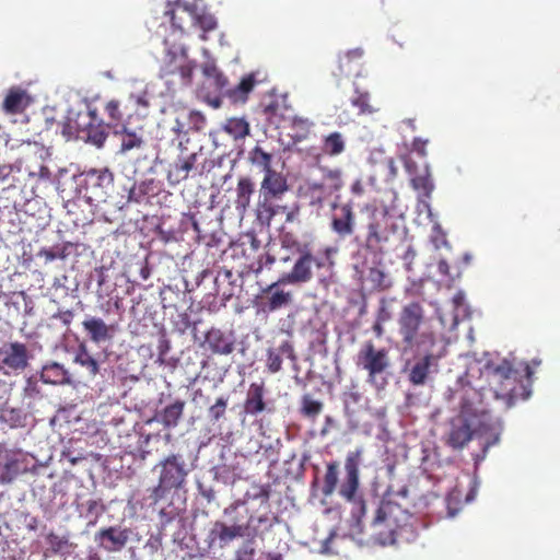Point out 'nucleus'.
I'll return each mask as SVG.
<instances>
[{
    "mask_svg": "<svg viewBox=\"0 0 560 560\" xmlns=\"http://www.w3.org/2000/svg\"><path fill=\"white\" fill-rule=\"evenodd\" d=\"M85 508L86 515L92 516L94 518L93 522H90L91 524H95L97 518L104 513L106 509L101 499H92L86 501Z\"/></svg>",
    "mask_w": 560,
    "mask_h": 560,
    "instance_id": "nucleus-54",
    "label": "nucleus"
},
{
    "mask_svg": "<svg viewBox=\"0 0 560 560\" xmlns=\"http://www.w3.org/2000/svg\"><path fill=\"white\" fill-rule=\"evenodd\" d=\"M249 161L253 165L260 168L264 174L269 173V171H275L272 168V155L264 151L259 145H256L249 152Z\"/></svg>",
    "mask_w": 560,
    "mask_h": 560,
    "instance_id": "nucleus-43",
    "label": "nucleus"
},
{
    "mask_svg": "<svg viewBox=\"0 0 560 560\" xmlns=\"http://www.w3.org/2000/svg\"><path fill=\"white\" fill-rule=\"evenodd\" d=\"M205 343L215 354H231L235 348L232 335H228L219 328H211L205 336Z\"/></svg>",
    "mask_w": 560,
    "mask_h": 560,
    "instance_id": "nucleus-22",
    "label": "nucleus"
},
{
    "mask_svg": "<svg viewBox=\"0 0 560 560\" xmlns=\"http://www.w3.org/2000/svg\"><path fill=\"white\" fill-rule=\"evenodd\" d=\"M1 417L4 421L10 422L12 427L23 425L25 419L22 410L15 408H4Z\"/></svg>",
    "mask_w": 560,
    "mask_h": 560,
    "instance_id": "nucleus-53",
    "label": "nucleus"
},
{
    "mask_svg": "<svg viewBox=\"0 0 560 560\" xmlns=\"http://www.w3.org/2000/svg\"><path fill=\"white\" fill-rule=\"evenodd\" d=\"M130 529L120 528L118 526H109L101 528L95 534V541L97 545L108 551L117 552L125 548L129 540Z\"/></svg>",
    "mask_w": 560,
    "mask_h": 560,
    "instance_id": "nucleus-15",
    "label": "nucleus"
},
{
    "mask_svg": "<svg viewBox=\"0 0 560 560\" xmlns=\"http://www.w3.org/2000/svg\"><path fill=\"white\" fill-rule=\"evenodd\" d=\"M114 135L120 138L121 154L141 150L145 144L142 128L132 130L127 125H121V128L114 130Z\"/></svg>",
    "mask_w": 560,
    "mask_h": 560,
    "instance_id": "nucleus-23",
    "label": "nucleus"
},
{
    "mask_svg": "<svg viewBox=\"0 0 560 560\" xmlns=\"http://www.w3.org/2000/svg\"><path fill=\"white\" fill-rule=\"evenodd\" d=\"M127 105L119 100H110L105 104L104 110L108 117L107 127L115 130L121 128L125 122Z\"/></svg>",
    "mask_w": 560,
    "mask_h": 560,
    "instance_id": "nucleus-34",
    "label": "nucleus"
},
{
    "mask_svg": "<svg viewBox=\"0 0 560 560\" xmlns=\"http://www.w3.org/2000/svg\"><path fill=\"white\" fill-rule=\"evenodd\" d=\"M288 190L289 185L287 177L281 172L275 170L264 174L259 186V194L261 196L280 200Z\"/></svg>",
    "mask_w": 560,
    "mask_h": 560,
    "instance_id": "nucleus-20",
    "label": "nucleus"
},
{
    "mask_svg": "<svg viewBox=\"0 0 560 560\" xmlns=\"http://www.w3.org/2000/svg\"><path fill=\"white\" fill-rule=\"evenodd\" d=\"M173 27V34L178 35L180 38L185 33V24L191 23L192 20V3H167L166 10L164 11Z\"/></svg>",
    "mask_w": 560,
    "mask_h": 560,
    "instance_id": "nucleus-18",
    "label": "nucleus"
},
{
    "mask_svg": "<svg viewBox=\"0 0 560 560\" xmlns=\"http://www.w3.org/2000/svg\"><path fill=\"white\" fill-rule=\"evenodd\" d=\"M21 471V463L14 454L9 452L0 453V481L10 482Z\"/></svg>",
    "mask_w": 560,
    "mask_h": 560,
    "instance_id": "nucleus-33",
    "label": "nucleus"
},
{
    "mask_svg": "<svg viewBox=\"0 0 560 560\" xmlns=\"http://www.w3.org/2000/svg\"><path fill=\"white\" fill-rule=\"evenodd\" d=\"M362 455V450L349 452L346 457V472L347 477L341 485L339 493L347 501L354 500V495L359 488V464Z\"/></svg>",
    "mask_w": 560,
    "mask_h": 560,
    "instance_id": "nucleus-14",
    "label": "nucleus"
},
{
    "mask_svg": "<svg viewBox=\"0 0 560 560\" xmlns=\"http://www.w3.org/2000/svg\"><path fill=\"white\" fill-rule=\"evenodd\" d=\"M40 380L46 384L65 385L71 383V375L62 364L50 362L43 366Z\"/></svg>",
    "mask_w": 560,
    "mask_h": 560,
    "instance_id": "nucleus-28",
    "label": "nucleus"
},
{
    "mask_svg": "<svg viewBox=\"0 0 560 560\" xmlns=\"http://www.w3.org/2000/svg\"><path fill=\"white\" fill-rule=\"evenodd\" d=\"M52 318L60 320L66 327H68L74 318V313L71 310H59L52 315Z\"/></svg>",
    "mask_w": 560,
    "mask_h": 560,
    "instance_id": "nucleus-57",
    "label": "nucleus"
},
{
    "mask_svg": "<svg viewBox=\"0 0 560 560\" xmlns=\"http://www.w3.org/2000/svg\"><path fill=\"white\" fill-rule=\"evenodd\" d=\"M352 105L360 109V114H373L376 109L370 104V95L366 92H357L351 101Z\"/></svg>",
    "mask_w": 560,
    "mask_h": 560,
    "instance_id": "nucleus-50",
    "label": "nucleus"
},
{
    "mask_svg": "<svg viewBox=\"0 0 560 560\" xmlns=\"http://www.w3.org/2000/svg\"><path fill=\"white\" fill-rule=\"evenodd\" d=\"M364 210L368 213L364 249L374 256L383 255L385 247L398 232L396 219L386 207L378 208L375 205L368 203Z\"/></svg>",
    "mask_w": 560,
    "mask_h": 560,
    "instance_id": "nucleus-4",
    "label": "nucleus"
},
{
    "mask_svg": "<svg viewBox=\"0 0 560 560\" xmlns=\"http://www.w3.org/2000/svg\"><path fill=\"white\" fill-rule=\"evenodd\" d=\"M494 393L498 398L506 399L510 405L517 398L527 399L530 395V390L521 383L518 372L512 375L510 382H503L495 386Z\"/></svg>",
    "mask_w": 560,
    "mask_h": 560,
    "instance_id": "nucleus-24",
    "label": "nucleus"
},
{
    "mask_svg": "<svg viewBox=\"0 0 560 560\" xmlns=\"http://www.w3.org/2000/svg\"><path fill=\"white\" fill-rule=\"evenodd\" d=\"M224 130L234 139H243L249 133V124L244 118H230L224 125Z\"/></svg>",
    "mask_w": 560,
    "mask_h": 560,
    "instance_id": "nucleus-45",
    "label": "nucleus"
},
{
    "mask_svg": "<svg viewBox=\"0 0 560 560\" xmlns=\"http://www.w3.org/2000/svg\"><path fill=\"white\" fill-rule=\"evenodd\" d=\"M73 361L84 368L91 377H95L100 372L98 362L90 353L85 343H80L78 346Z\"/></svg>",
    "mask_w": 560,
    "mask_h": 560,
    "instance_id": "nucleus-36",
    "label": "nucleus"
},
{
    "mask_svg": "<svg viewBox=\"0 0 560 560\" xmlns=\"http://www.w3.org/2000/svg\"><path fill=\"white\" fill-rule=\"evenodd\" d=\"M178 148L180 153L174 162L170 163L167 168V180L172 185L186 180L191 172H194L192 176H195L196 173L202 175L205 172V165H202L200 170L197 165L199 158L197 152H186L187 148L184 145L183 140H179Z\"/></svg>",
    "mask_w": 560,
    "mask_h": 560,
    "instance_id": "nucleus-12",
    "label": "nucleus"
},
{
    "mask_svg": "<svg viewBox=\"0 0 560 560\" xmlns=\"http://www.w3.org/2000/svg\"><path fill=\"white\" fill-rule=\"evenodd\" d=\"M32 354L26 343L4 341L0 346V375L14 376L30 366Z\"/></svg>",
    "mask_w": 560,
    "mask_h": 560,
    "instance_id": "nucleus-10",
    "label": "nucleus"
},
{
    "mask_svg": "<svg viewBox=\"0 0 560 560\" xmlns=\"http://www.w3.org/2000/svg\"><path fill=\"white\" fill-rule=\"evenodd\" d=\"M280 279L262 291V307L265 311L275 312L292 303V293L280 288Z\"/></svg>",
    "mask_w": 560,
    "mask_h": 560,
    "instance_id": "nucleus-19",
    "label": "nucleus"
},
{
    "mask_svg": "<svg viewBox=\"0 0 560 560\" xmlns=\"http://www.w3.org/2000/svg\"><path fill=\"white\" fill-rule=\"evenodd\" d=\"M255 549L253 547L244 546L236 552L235 560H254Z\"/></svg>",
    "mask_w": 560,
    "mask_h": 560,
    "instance_id": "nucleus-63",
    "label": "nucleus"
},
{
    "mask_svg": "<svg viewBox=\"0 0 560 560\" xmlns=\"http://www.w3.org/2000/svg\"><path fill=\"white\" fill-rule=\"evenodd\" d=\"M159 482L151 491V499L159 502L172 490H179L186 485L188 470L185 460L179 454H171L159 462Z\"/></svg>",
    "mask_w": 560,
    "mask_h": 560,
    "instance_id": "nucleus-8",
    "label": "nucleus"
},
{
    "mask_svg": "<svg viewBox=\"0 0 560 560\" xmlns=\"http://www.w3.org/2000/svg\"><path fill=\"white\" fill-rule=\"evenodd\" d=\"M259 75L260 72L258 71L245 74L236 86L232 89L226 88L223 95L233 104H245L254 88L265 80L264 78H259Z\"/></svg>",
    "mask_w": 560,
    "mask_h": 560,
    "instance_id": "nucleus-17",
    "label": "nucleus"
},
{
    "mask_svg": "<svg viewBox=\"0 0 560 560\" xmlns=\"http://www.w3.org/2000/svg\"><path fill=\"white\" fill-rule=\"evenodd\" d=\"M516 372L517 371L513 368L512 363L504 360L493 369V383L499 386L503 382H510L512 380V375Z\"/></svg>",
    "mask_w": 560,
    "mask_h": 560,
    "instance_id": "nucleus-46",
    "label": "nucleus"
},
{
    "mask_svg": "<svg viewBox=\"0 0 560 560\" xmlns=\"http://www.w3.org/2000/svg\"><path fill=\"white\" fill-rule=\"evenodd\" d=\"M113 173L109 172L107 168L91 170L85 175V183L88 187L101 188L102 190L113 185Z\"/></svg>",
    "mask_w": 560,
    "mask_h": 560,
    "instance_id": "nucleus-38",
    "label": "nucleus"
},
{
    "mask_svg": "<svg viewBox=\"0 0 560 560\" xmlns=\"http://www.w3.org/2000/svg\"><path fill=\"white\" fill-rule=\"evenodd\" d=\"M47 542L50 546V549L57 553L61 551L68 544V539L63 536H59L55 533H49L47 535Z\"/></svg>",
    "mask_w": 560,
    "mask_h": 560,
    "instance_id": "nucleus-56",
    "label": "nucleus"
},
{
    "mask_svg": "<svg viewBox=\"0 0 560 560\" xmlns=\"http://www.w3.org/2000/svg\"><path fill=\"white\" fill-rule=\"evenodd\" d=\"M411 520V514L398 503L382 501L371 524L375 541L387 546L415 540L417 532Z\"/></svg>",
    "mask_w": 560,
    "mask_h": 560,
    "instance_id": "nucleus-1",
    "label": "nucleus"
},
{
    "mask_svg": "<svg viewBox=\"0 0 560 560\" xmlns=\"http://www.w3.org/2000/svg\"><path fill=\"white\" fill-rule=\"evenodd\" d=\"M462 397L458 416L452 419L446 436V444L453 450H463L477 432L483 411L476 407L467 397Z\"/></svg>",
    "mask_w": 560,
    "mask_h": 560,
    "instance_id": "nucleus-5",
    "label": "nucleus"
},
{
    "mask_svg": "<svg viewBox=\"0 0 560 560\" xmlns=\"http://www.w3.org/2000/svg\"><path fill=\"white\" fill-rule=\"evenodd\" d=\"M324 266V260L315 256L313 249L307 250L299 255L289 272L282 273L280 282L290 284L307 283L314 278V268L322 269Z\"/></svg>",
    "mask_w": 560,
    "mask_h": 560,
    "instance_id": "nucleus-11",
    "label": "nucleus"
},
{
    "mask_svg": "<svg viewBox=\"0 0 560 560\" xmlns=\"http://www.w3.org/2000/svg\"><path fill=\"white\" fill-rule=\"evenodd\" d=\"M320 180H306L300 187V194L307 205L316 210L324 209L334 194L343 187V173L339 167H320Z\"/></svg>",
    "mask_w": 560,
    "mask_h": 560,
    "instance_id": "nucleus-6",
    "label": "nucleus"
},
{
    "mask_svg": "<svg viewBox=\"0 0 560 560\" xmlns=\"http://www.w3.org/2000/svg\"><path fill=\"white\" fill-rule=\"evenodd\" d=\"M228 408V398L226 397H219L217 398L215 402L209 407L208 409V418L212 423L219 422L222 418L225 417Z\"/></svg>",
    "mask_w": 560,
    "mask_h": 560,
    "instance_id": "nucleus-48",
    "label": "nucleus"
},
{
    "mask_svg": "<svg viewBox=\"0 0 560 560\" xmlns=\"http://www.w3.org/2000/svg\"><path fill=\"white\" fill-rule=\"evenodd\" d=\"M185 401L177 399L173 404L167 405L160 412V422L166 428H175L179 423L185 409Z\"/></svg>",
    "mask_w": 560,
    "mask_h": 560,
    "instance_id": "nucleus-35",
    "label": "nucleus"
},
{
    "mask_svg": "<svg viewBox=\"0 0 560 560\" xmlns=\"http://www.w3.org/2000/svg\"><path fill=\"white\" fill-rule=\"evenodd\" d=\"M202 74L211 80L212 84L223 94L224 90L229 86V80L223 72L217 67L213 60L207 61L202 65Z\"/></svg>",
    "mask_w": 560,
    "mask_h": 560,
    "instance_id": "nucleus-37",
    "label": "nucleus"
},
{
    "mask_svg": "<svg viewBox=\"0 0 560 560\" xmlns=\"http://www.w3.org/2000/svg\"><path fill=\"white\" fill-rule=\"evenodd\" d=\"M330 208L334 211L330 218L331 231L341 240L351 236L355 230V214L352 203L350 201L345 203L334 201Z\"/></svg>",
    "mask_w": 560,
    "mask_h": 560,
    "instance_id": "nucleus-13",
    "label": "nucleus"
},
{
    "mask_svg": "<svg viewBox=\"0 0 560 560\" xmlns=\"http://www.w3.org/2000/svg\"><path fill=\"white\" fill-rule=\"evenodd\" d=\"M86 114H90V121L86 124V128L83 129L81 139L102 148L108 137L107 124L100 117L96 108L88 107Z\"/></svg>",
    "mask_w": 560,
    "mask_h": 560,
    "instance_id": "nucleus-16",
    "label": "nucleus"
},
{
    "mask_svg": "<svg viewBox=\"0 0 560 560\" xmlns=\"http://www.w3.org/2000/svg\"><path fill=\"white\" fill-rule=\"evenodd\" d=\"M397 326L406 351H428L436 343L432 319L427 316L423 305L418 301L409 302L401 307Z\"/></svg>",
    "mask_w": 560,
    "mask_h": 560,
    "instance_id": "nucleus-2",
    "label": "nucleus"
},
{
    "mask_svg": "<svg viewBox=\"0 0 560 560\" xmlns=\"http://www.w3.org/2000/svg\"><path fill=\"white\" fill-rule=\"evenodd\" d=\"M363 54V49L354 48L341 55L339 57V69L341 73L349 74L351 72V63L361 60Z\"/></svg>",
    "mask_w": 560,
    "mask_h": 560,
    "instance_id": "nucleus-47",
    "label": "nucleus"
},
{
    "mask_svg": "<svg viewBox=\"0 0 560 560\" xmlns=\"http://www.w3.org/2000/svg\"><path fill=\"white\" fill-rule=\"evenodd\" d=\"M281 245L283 248L290 252L301 255L307 250L313 249L312 242H304L298 238V236L291 232L282 233L280 236Z\"/></svg>",
    "mask_w": 560,
    "mask_h": 560,
    "instance_id": "nucleus-39",
    "label": "nucleus"
},
{
    "mask_svg": "<svg viewBox=\"0 0 560 560\" xmlns=\"http://www.w3.org/2000/svg\"><path fill=\"white\" fill-rule=\"evenodd\" d=\"M350 192L354 197H361L365 194L364 182L361 178H357L350 185Z\"/></svg>",
    "mask_w": 560,
    "mask_h": 560,
    "instance_id": "nucleus-60",
    "label": "nucleus"
},
{
    "mask_svg": "<svg viewBox=\"0 0 560 560\" xmlns=\"http://www.w3.org/2000/svg\"><path fill=\"white\" fill-rule=\"evenodd\" d=\"M277 199L261 196L259 194L258 201L256 203V218L257 220L262 223L269 225L272 219L276 217V214L279 212V210H285L287 207L281 206H275L273 201Z\"/></svg>",
    "mask_w": 560,
    "mask_h": 560,
    "instance_id": "nucleus-31",
    "label": "nucleus"
},
{
    "mask_svg": "<svg viewBox=\"0 0 560 560\" xmlns=\"http://www.w3.org/2000/svg\"><path fill=\"white\" fill-rule=\"evenodd\" d=\"M366 277L374 289L385 290L388 288V283L386 282V275L381 268L371 267Z\"/></svg>",
    "mask_w": 560,
    "mask_h": 560,
    "instance_id": "nucleus-49",
    "label": "nucleus"
},
{
    "mask_svg": "<svg viewBox=\"0 0 560 560\" xmlns=\"http://www.w3.org/2000/svg\"><path fill=\"white\" fill-rule=\"evenodd\" d=\"M31 96L21 88H11L4 96L2 109L8 115L22 114L31 104Z\"/></svg>",
    "mask_w": 560,
    "mask_h": 560,
    "instance_id": "nucleus-25",
    "label": "nucleus"
},
{
    "mask_svg": "<svg viewBox=\"0 0 560 560\" xmlns=\"http://www.w3.org/2000/svg\"><path fill=\"white\" fill-rule=\"evenodd\" d=\"M90 114L86 110H74L69 109L61 122V135L70 140L72 138L82 137L83 129L86 128V124L90 121Z\"/></svg>",
    "mask_w": 560,
    "mask_h": 560,
    "instance_id": "nucleus-21",
    "label": "nucleus"
},
{
    "mask_svg": "<svg viewBox=\"0 0 560 560\" xmlns=\"http://www.w3.org/2000/svg\"><path fill=\"white\" fill-rule=\"evenodd\" d=\"M423 352L424 355L417 360L409 371L408 380L415 386L425 384L429 374L431 373V366L436 362V357L431 352V350Z\"/></svg>",
    "mask_w": 560,
    "mask_h": 560,
    "instance_id": "nucleus-26",
    "label": "nucleus"
},
{
    "mask_svg": "<svg viewBox=\"0 0 560 560\" xmlns=\"http://www.w3.org/2000/svg\"><path fill=\"white\" fill-rule=\"evenodd\" d=\"M355 363L366 372L370 384L378 389L385 387L392 366L386 348H376L372 340H368L361 346Z\"/></svg>",
    "mask_w": 560,
    "mask_h": 560,
    "instance_id": "nucleus-7",
    "label": "nucleus"
},
{
    "mask_svg": "<svg viewBox=\"0 0 560 560\" xmlns=\"http://www.w3.org/2000/svg\"><path fill=\"white\" fill-rule=\"evenodd\" d=\"M347 149L346 137L339 131H332L322 139L320 150L330 158L341 155Z\"/></svg>",
    "mask_w": 560,
    "mask_h": 560,
    "instance_id": "nucleus-32",
    "label": "nucleus"
},
{
    "mask_svg": "<svg viewBox=\"0 0 560 560\" xmlns=\"http://www.w3.org/2000/svg\"><path fill=\"white\" fill-rule=\"evenodd\" d=\"M280 355L281 354H284L287 355L290 360L294 361L296 359V355H295V352H294V349H293V346L291 345L290 341H283L280 346H279V352Z\"/></svg>",
    "mask_w": 560,
    "mask_h": 560,
    "instance_id": "nucleus-62",
    "label": "nucleus"
},
{
    "mask_svg": "<svg viewBox=\"0 0 560 560\" xmlns=\"http://www.w3.org/2000/svg\"><path fill=\"white\" fill-rule=\"evenodd\" d=\"M276 262V257L271 254H265L261 256L258 260V268L256 269V272L261 271L264 267H270Z\"/></svg>",
    "mask_w": 560,
    "mask_h": 560,
    "instance_id": "nucleus-64",
    "label": "nucleus"
},
{
    "mask_svg": "<svg viewBox=\"0 0 560 560\" xmlns=\"http://www.w3.org/2000/svg\"><path fill=\"white\" fill-rule=\"evenodd\" d=\"M166 54L161 66V75L172 78L177 75L183 84L191 82L195 62L188 58L187 50L182 44L173 43L168 38L164 39Z\"/></svg>",
    "mask_w": 560,
    "mask_h": 560,
    "instance_id": "nucleus-9",
    "label": "nucleus"
},
{
    "mask_svg": "<svg viewBox=\"0 0 560 560\" xmlns=\"http://www.w3.org/2000/svg\"><path fill=\"white\" fill-rule=\"evenodd\" d=\"M82 326L90 339L95 343L110 338V327L100 317H88L83 320Z\"/></svg>",
    "mask_w": 560,
    "mask_h": 560,
    "instance_id": "nucleus-30",
    "label": "nucleus"
},
{
    "mask_svg": "<svg viewBox=\"0 0 560 560\" xmlns=\"http://www.w3.org/2000/svg\"><path fill=\"white\" fill-rule=\"evenodd\" d=\"M428 140L421 138H415L412 141V150L417 152L420 156H427V144Z\"/></svg>",
    "mask_w": 560,
    "mask_h": 560,
    "instance_id": "nucleus-61",
    "label": "nucleus"
},
{
    "mask_svg": "<svg viewBox=\"0 0 560 560\" xmlns=\"http://www.w3.org/2000/svg\"><path fill=\"white\" fill-rule=\"evenodd\" d=\"M270 493V486H260L258 488V491L253 495V498L256 500H260L262 504H266L268 506Z\"/></svg>",
    "mask_w": 560,
    "mask_h": 560,
    "instance_id": "nucleus-58",
    "label": "nucleus"
},
{
    "mask_svg": "<svg viewBox=\"0 0 560 560\" xmlns=\"http://www.w3.org/2000/svg\"><path fill=\"white\" fill-rule=\"evenodd\" d=\"M338 469L339 464L337 462H330L326 466V472L322 488V492L326 497L331 495L336 490L338 483Z\"/></svg>",
    "mask_w": 560,
    "mask_h": 560,
    "instance_id": "nucleus-44",
    "label": "nucleus"
},
{
    "mask_svg": "<svg viewBox=\"0 0 560 560\" xmlns=\"http://www.w3.org/2000/svg\"><path fill=\"white\" fill-rule=\"evenodd\" d=\"M464 493L459 487H454L446 495V509L447 515L454 517L463 509L465 502H468L471 498L469 494L463 500Z\"/></svg>",
    "mask_w": 560,
    "mask_h": 560,
    "instance_id": "nucleus-40",
    "label": "nucleus"
},
{
    "mask_svg": "<svg viewBox=\"0 0 560 560\" xmlns=\"http://www.w3.org/2000/svg\"><path fill=\"white\" fill-rule=\"evenodd\" d=\"M313 122L308 118L294 117L292 119V129L295 130L296 137L304 139L311 131Z\"/></svg>",
    "mask_w": 560,
    "mask_h": 560,
    "instance_id": "nucleus-51",
    "label": "nucleus"
},
{
    "mask_svg": "<svg viewBox=\"0 0 560 560\" xmlns=\"http://www.w3.org/2000/svg\"><path fill=\"white\" fill-rule=\"evenodd\" d=\"M191 24L198 25L203 32H210L217 27V20L211 13L206 12L196 3H192Z\"/></svg>",
    "mask_w": 560,
    "mask_h": 560,
    "instance_id": "nucleus-42",
    "label": "nucleus"
},
{
    "mask_svg": "<svg viewBox=\"0 0 560 560\" xmlns=\"http://www.w3.org/2000/svg\"><path fill=\"white\" fill-rule=\"evenodd\" d=\"M240 506L241 502L236 501L223 510V515L229 518V523L217 521L213 524L208 535L210 545L218 544L220 548H223L237 538H247L253 541L261 536L260 526L264 525L266 528L272 526L268 514L250 515L246 523H240L244 518V516L238 515Z\"/></svg>",
    "mask_w": 560,
    "mask_h": 560,
    "instance_id": "nucleus-3",
    "label": "nucleus"
},
{
    "mask_svg": "<svg viewBox=\"0 0 560 560\" xmlns=\"http://www.w3.org/2000/svg\"><path fill=\"white\" fill-rule=\"evenodd\" d=\"M411 184L415 189L422 190L425 195H430L433 190V184L428 171L423 175L413 176Z\"/></svg>",
    "mask_w": 560,
    "mask_h": 560,
    "instance_id": "nucleus-52",
    "label": "nucleus"
},
{
    "mask_svg": "<svg viewBox=\"0 0 560 560\" xmlns=\"http://www.w3.org/2000/svg\"><path fill=\"white\" fill-rule=\"evenodd\" d=\"M279 107V102L273 100L264 107V115L267 117L268 120L272 121V118L278 115Z\"/></svg>",
    "mask_w": 560,
    "mask_h": 560,
    "instance_id": "nucleus-59",
    "label": "nucleus"
},
{
    "mask_svg": "<svg viewBox=\"0 0 560 560\" xmlns=\"http://www.w3.org/2000/svg\"><path fill=\"white\" fill-rule=\"evenodd\" d=\"M324 404L314 399L310 394H305L301 398L300 413L302 417L314 421L323 411Z\"/></svg>",
    "mask_w": 560,
    "mask_h": 560,
    "instance_id": "nucleus-41",
    "label": "nucleus"
},
{
    "mask_svg": "<svg viewBox=\"0 0 560 560\" xmlns=\"http://www.w3.org/2000/svg\"><path fill=\"white\" fill-rule=\"evenodd\" d=\"M265 396V384L252 383L249 385L246 399L244 402V410L246 413L256 416L266 409Z\"/></svg>",
    "mask_w": 560,
    "mask_h": 560,
    "instance_id": "nucleus-27",
    "label": "nucleus"
},
{
    "mask_svg": "<svg viewBox=\"0 0 560 560\" xmlns=\"http://www.w3.org/2000/svg\"><path fill=\"white\" fill-rule=\"evenodd\" d=\"M235 191V208L238 212L245 213L250 206L252 196L255 192V184L247 176L240 177Z\"/></svg>",
    "mask_w": 560,
    "mask_h": 560,
    "instance_id": "nucleus-29",
    "label": "nucleus"
},
{
    "mask_svg": "<svg viewBox=\"0 0 560 560\" xmlns=\"http://www.w3.org/2000/svg\"><path fill=\"white\" fill-rule=\"evenodd\" d=\"M267 368L269 372L277 373L282 368V358L280 353L269 349L267 353Z\"/></svg>",
    "mask_w": 560,
    "mask_h": 560,
    "instance_id": "nucleus-55",
    "label": "nucleus"
}]
</instances>
